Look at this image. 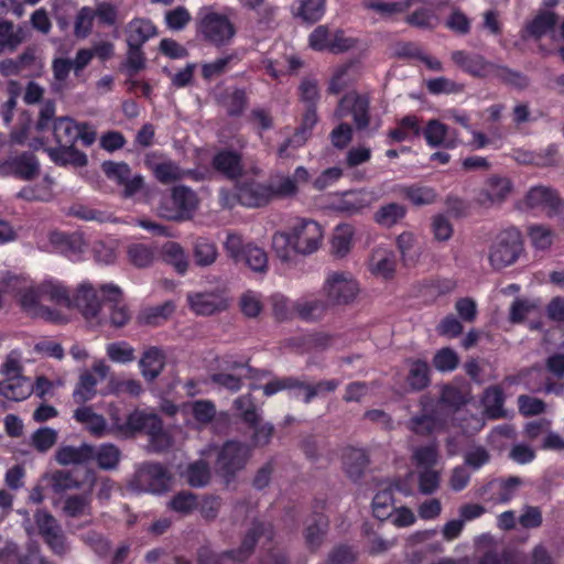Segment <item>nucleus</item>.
I'll return each mask as SVG.
<instances>
[{"mask_svg": "<svg viewBox=\"0 0 564 564\" xmlns=\"http://www.w3.org/2000/svg\"><path fill=\"white\" fill-rule=\"evenodd\" d=\"M7 284L15 292L21 308L33 317L59 322V315L47 308L45 301L72 307V295L59 280L47 278L36 285L28 275L8 276Z\"/></svg>", "mask_w": 564, "mask_h": 564, "instance_id": "obj_1", "label": "nucleus"}, {"mask_svg": "<svg viewBox=\"0 0 564 564\" xmlns=\"http://www.w3.org/2000/svg\"><path fill=\"white\" fill-rule=\"evenodd\" d=\"M322 226L312 219H299L289 231H276L272 236V249L276 257L286 262L294 253L308 256L316 252L323 241Z\"/></svg>", "mask_w": 564, "mask_h": 564, "instance_id": "obj_2", "label": "nucleus"}, {"mask_svg": "<svg viewBox=\"0 0 564 564\" xmlns=\"http://www.w3.org/2000/svg\"><path fill=\"white\" fill-rule=\"evenodd\" d=\"M121 296V289L113 283L96 286L84 281L72 294V307H76L90 325L101 326L106 322L104 308L107 302H117Z\"/></svg>", "mask_w": 564, "mask_h": 564, "instance_id": "obj_3", "label": "nucleus"}, {"mask_svg": "<svg viewBox=\"0 0 564 564\" xmlns=\"http://www.w3.org/2000/svg\"><path fill=\"white\" fill-rule=\"evenodd\" d=\"M463 402V397L454 387H446L437 402L423 398L421 402L423 413L410 420L409 429L417 434L432 433L444 425L443 408L445 405L456 406Z\"/></svg>", "mask_w": 564, "mask_h": 564, "instance_id": "obj_4", "label": "nucleus"}, {"mask_svg": "<svg viewBox=\"0 0 564 564\" xmlns=\"http://www.w3.org/2000/svg\"><path fill=\"white\" fill-rule=\"evenodd\" d=\"M121 427V434L129 435L134 432L143 431L150 436L151 447L156 451H165L172 445L170 434L163 430L160 417L151 412L133 411L124 421Z\"/></svg>", "mask_w": 564, "mask_h": 564, "instance_id": "obj_5", "label": "nucleus"}, {"mask_svg": "<svg viewBox=\"0 0 564 564\" xmlns=\"http://www.w3.org/2000/svg\"><path fill=\"white\" fill-rule=\"evenodd\" d=\"M359 291V283L352 273L330 271L323 282L321 295L330 306H344L351 304L357 299Z\"/></svg>", "mask_w": 564, "mask_h": 564, "instance_id": "obj_6", "label": "nucleus"}, {"mask_svg": "<svg viewBox=\"0 0 564 564\" xmlns=\"http://www.w3.org/2000/svg\"><path fill=\"white\" fill-rule=\"evenodd\" d=\"M452 61L465 73L475 77H497L517 85H520L522 80L520 75L513 74L507 68L495 65L476 53L455 51L452 53Z\"/></svg>", "mask_w": 564, "mask_h": 564, "instance_id": "obj_7", "label": "nucleus"}, {"mask_svg": "<svg viewBox=\"0 0 564 564\" xmlns=\"http://www.w3.org/2000/svg\"><path fill=\"white\" fill-rule=\"evenodd\" d=\"M197 33L216 46L228 44L236 34L230 19L209 8L202 9L198 15Z\"/></svg>", "mask_w": 564, "mask_h": 564, "instance_id": "obj_8", "label": "nucleus"}, {"mask_svg": "<svg viewBox=\"0 0 564 564\" xmlns=\"http://www.w3.org/2000/svg\"><path fill=\"white\" fill-rule=\"evenodd\" d=\"M521 232L516 228L500 231L489 249V262L496 270L513 264L522 252Z\"/></svg>", "mask_w": 564, "mask_h": 564, "instance_id": "obj_9", "label": "nucleus"}, {"mask_svg": "<svg viewBox=\"0 0 564 564\" xmlns=\"http://www.w3.org/2000/svg\"><path fill=\"white\" fill-rule=\"evenodd\" d=\"M55 116V105L51 101L45 102L41 110L40 117L34 127L31 126L30 117H26V124L20 131L11 133V140L18 144H25L34 150L43 149L46 142L41 134L50 128V123Z\"/></svg>", "mask_w": 564, "mask_h": 564, "instance_id": "obj_10", "label": "nucleus"}, {"mask_svg": "<svg viewBox=\"0 0 564 564\" xmlns=\"http://www.w3.org/2000/svg\"><path fill=\"white\" fill-rule=\"evenodd\" d=\"M109 371L110 367L104 359L95 360L91 369L83 370L73 391L74 401L84 404L93 400L97 394V384L107 378Z\"/></svg>", "mask_w": 564, "mask_h": 564, "instance_id": "obj_11", "label": "nucleus"}, {"mask_svg": "<svg viewBox=\"0 0 564 564\" xmlns=\"http://www.w3.org/2000/svg\"><path fill=\"white\" fill-rule=\"evenodd\" d=\"M250 455V447L239 442L229 441L218 451L217 471L228 479L246 466Z\"/></svg>", "mask_w": 564, "mask_h": 564, "instance_id": "obj_12", "label": "nucleus"}, {"mask_svg": "<svg viewBox=\"0 0 564 564\" xmlns=\"http://www.w3.org/2000/svg\"><path fill=\"white\" fill-rule=\"evenodd\" d=\"M53 134L58 144L74 145L80 140L85 145H90L96 140V132L87 124L76 122L69 117H61L53 122Z\"/></svg>", "mask_w": 564, "mask_h": 564, "instance_id": "obj_13", "label": "nucleus"}, {"mask_svg": "<svg viewBox=\"0 0 564 564\" xmlns=\"http://www.w3.org/2000/svg\"><path fill=\"white\" fill-rule=\"evenodd\" d=\"M172 207L165 204L159 208V214L166 219H186L192 216L197 208L196 194L184 186L175 187L170 199Z\"/></svg>", "mask_w": 564, "mask_h": 564, "instance_id": "obj_14", "label": "nucleus"}, {"mask_svg": "<svg viewBox=\"0 0 564 564\" xmlns=\"http://www.w3.org/2000/svg\"><path fill=\"white\" fill-rule=\"evenodd\" d=\"M170 476L160 464H145L135 473L134 487L138 490L161 494L170 486Z\"/></svg>", "mask_w": 564, "mask_h": 564, "instance_id": "obj_15", "label": "nucleus"}, {"mask_svg": "<svg viewBox=\"0 0 564 564\" xmlns=\"http://www.w3.org/2000/svg\"><path fill=\"white\" fill-rule=\"evenodd\" d=\"M102 171L106 176L123 187L126 197H130L138 193L143 186L141 175H131L130 167L122 162H104Z\"/></svg>", "mask_w": 564, "mask_h": 564, "instance_id": "obj_16", "label": "nucleus"}, {"mask_svg": "<svg viewBox=\"0 0 564 564\" xmlns=\"http://www.w3.org/2000/svg\"><path fill=\"white\" fill-rule=\"evenodd\" d=\"M368 109L369 99L366 96H360L355 93H350L340 99L334 112V116L337 119H341L346 117L348 113H351L357 127L365 128L369 122Z\"/></svg>", "mask_w": 564, "mask_h": 564, "instance_id": "obj_17", "label": "nucleus"}, {"mask_svg": "<svg viewBox=\"0 0 564 564\" xmlns=\"http://www.w3.org/2000/svg\"><path fill=\"white\" fill-rule=\"evenodd\" d=\"M524 206L529 209L555 215L561 206V199L555 191L545 186L532 187L524 198Z\"/></svg>", "mask_w": 564, "mask_h": 564, "instance_id": "obj_18", "label": "nucleus"}, {"mask_svg": "<svg viewBox=\"0 0 564 564\" xmlns=\"http://www.w3.org/2000/svg\"><path fill=\"white\" fill-rule=\"evenodd\" d=\"M512 189V182L508 177L492 175L486 181L477 199L482 206L501 204L510 196Z\"/></svg>", "mask_w": 564, "mask_h": 564, "instance_id": "obj_19", "label": "nucleus"}, {"mask_svg": "<svg viewBox=\"0 0 564 564\" xmlns=\"http://www.w3.org/2000/svg\"><path fill=\"white\" fill-rule=\"evenodd\" d=\"M189 308L196 315H213L225 311L228 302L221 293L217 292H192L187 294Z\"/></svg>", "mask_w": 564, "mask_h": 564, "instance_id": "obj_20", "label": "nucleus"}, {"mask_svg": "<svg viewBox=\"0 0 564 564\" xmlns=\"http://www.w3.org/2000/svg\"><path fill=\"white\" fill-rule=\"evenodd\" d=\"M367 267L369 272L376 278L391 280L397 268L394 252L382 246L375 248L370 253Z\"/></svg>", "mask_w": 564, "mask_h": 564, "instance_id": "obj_21", "label": "nucleus"}, {"mask_svg": "<svg viewBox=\"0 0 564 564\" xmlns=\"http://www.w3.org/2000/svg\"><path fill=\"white\" fill-rule=\"evenodd\" d=\"M39 173V163L34 155L23 153L11 156L0 163V176H17L22 180H30Z\"/></svg>", "mask_w": 564, "mask_h": 564, "instance_id": "obj_22", "label": "nucleus"}, {"mask_svg": "<svg viewBox=\"0 0 564 564\" xmlns=\"http://www.w3.org/2000/svg\"><path fill=\"white\" fill-rule=\"evenodd\" d=\"M377 200V195L372 191H350L344 193L335 203V209L347 215L360 213L370 207Z\"/></svg>", "mask_w": 564, "mask_h": 564, "instance_id": "obj_23", "label": "nucleus"}, {"mask_svg": "<svg viewBox=\"0 0 564 564\" xmlns=\"http://www.w3.org/2000/svg\"><path fill=\"white\" fill-rule=\"evenodd\" d=\"M310 174L303 166H299L293 176L276 175L271 178L269 188L273 197H288L295 195L301 184L307 183Z\"/></svg>", "mask_w": 564, "mask_h": 564, "instance_id": "obj_24", "label": "nucleus"}, {"mask_svg": "<svg viewBox=\"0 0 564 564\" xmlns=\"http://www.w3.org/2000/svg\"><path fill=\"white\" fill-rule=\"evenodd\" d=\"M35 521L53 552L63 554L66 551L65 539L54 518L45 511H37Z\"/></svg>", "mask_w": 564, "mask_h": 564, "instance_id": "obj_25", "label": "nucleus"}, {"mask_svg": "<svg viewBox=\"0 0 564 564\" xmlns=\"http://www.w3.org/2000/svg\"><path fill=\"white\" fill-rule=\"evenodd\" d=\"M239 203L247 207H260L272 199V192L269 184L257 182H245L238 186Z\"/></svg>", "mask_w": 564, "mask_h": 564, "instance_id": "obj_26", "label": "nucleus"}, {"mask_svg": "<svg viewBox=\"0 0 564 564\" xmlns=\"http://www.w3.org/2000/svg\"><path fill=\"white\" fill-rule=\"evenodd\" d=\"M329 306L324 296L308 294L294 302V312L304 321H319L326 315Z\"/></svg>", "mask_w": 564, "mask_h": 564, "instance_id": "obj_27", "label": "nucleus"}, {"mask_svg": "<svg viewBox=\"0 0 564 564\" xmlns=\"http://www.w3.org/2000/svg\"><path fill=\"white\" fill-rule=\"evenodd\" d=\"M147 165L155 178L163 184L177 182L192 174L191 171L183 170L175 162L165 159L156 162L151 156H148Z\"/></svg>", "mask_w": 564, "mask_h": 564, "instance_id": "obj_28", "label": "nucleus"}, {"mask_svg": "<svg viewBox=\"0 0 564 564\" xmlns=\"http://www.w3.org/2000/svg\"><path fill=\"white\" fill-rule=\"evenodd\" d=\"M424 137L430 147H444L453 149L458 144L456 135L438 120H431L425 129Z\"/></svg>", "mask_w": 564, "mask_h": 564, "instance_id": "obj_29", "label": "nucleus"}, {"mask_svg": "<svg viewBox=\"0 0 564 564\" xmlns=\"http://www.w3.org/2000/svg\"><path fill=\"white\" fill-rule=\"evenodd\" d=\"M33 392V383L26 377H9L0 382V394L11 401H22Z\"/></svg>", "mask_w": 564, "mask_h": 564, "instance_id": "obj_30", "label": "nucleus"}, {"mask_svg": "<svg viewBox=\"0 0 564 564\" xmlns=\"http://www.w3.org/2000/svg\"><path fill=\"white\" fill-rule=\"evenodd\" d=\"M94 446L82 444L80 446L64 445L55 453V459L59 465H76L91 460Z\"/></svg>", "mask_w": 564, "mask_h": 564, "instance_id": "obj_31", "label": "nucleus"}, {"mask_svg": "<svg viewBox=\"0 0 564 564\" xmlns=\"http://www.w3.org/2000/svg\"><path fill=\"white\" fill-rule=\"evenodd\" d=\"M164 365L165 355L156 347L147 349L139 361L141 373L149 381L154 380L161 373Z\"/></svg>", "mask_w": 564, "mask_h": 564, "instance_id": "obj_32", "label": "nucleus"}, {"mask_svg": "<svg viewBox=\"0 0 564 564\" xmlns=\"http://www.w3.org/2000/svg\"><path fill=\"white\" fill-rule=\"evenodd\" d=\"M127 42L131 48H140L141 45L156 34V29L150 20L134 19L127 26Z\"/></svg>", "mask_w": 564, "mask_h": 564, "instance_id": "obj_33", "label": "nucleus"}, {"mask_svg": "<svg viewBox=\"0 0 564 564\" xmlns=\"http://www.w3.org/2000/svg\"><path fill=\"white\" fill-rule=\"evenodd\" d=\"M557 17L553 11L541 10L527 23L524 32L534 39H540L553 32Z\"/></svg>", "mask_w": 564, "mask_h": 564, "instance_id": "obj_34", "label": "nucleus"}, {"mask_svg": "<svg viewBox=\"0 0 564 564\" xmlns=\"http://www.w3.org/2000/svg\"><path fill=\"white\" fill-rule=\"evenodd\" d=\"M74 419L83 424L93 435L104 436L109 433L108 424L102 415L97 414L90 406H80L74 412Z\"/></svg>", "mask_w": 564, "mask_h": 564, "instance_id": "obj_35", "label": "nucleus"}, {"mask_svg": "<svg viewBox=\"0 0 564 564\" xmlns=\"http://www.w3.org/2000/svg\"><path fill=\"white\" fill-rule=\"evenodd\" d=\"M45 150L51 160L58 165L84 166L87 164L86 154L73 145L61 144L58 148H46Z\"/></svg>", "mask_w": 564, "mask_h": 564, "instance_id": "obj_36", "label": "nucleus"}, {"mask_svg": "<svg viewBox=\"0 0 564 564\" xmlns=\"http://www.w3.org/2000/svg\"><path fill=\"white\" fill-rule=\"evenodd\" d=\"M48 239L52 251L64 252L73 260L79 258L83 245L80 237H69L63 232L53 231L50 234Z\"/></svg>", "mask_w": 564, "mask_h": 564, "instance_id": "obj_37", "label": "nucleus"}, {"mask_svg": "<svg viewBox=\"0 0 564 564\" xmlns=\"http://www.w3.org/2000/svg\"><path fill=\"white\" fill-rule=\"evenodd\" d=\"M397 248L405 267H413L421 257V247L412 232H402L397 237Z\"/></svg>", "mask_w": 564, "mask_h": 564, "instance_id": "obj_38", "label": "nucleus"}, {"mask_svg": "<svg viewBox=\"0 0 564 564\" xmlns=\"http://www.w3.org/2000/svg\"><path fill=\"white\" fill-rule=\"evenodd\" d=\"M94 480V475L91 473L86 474L84 481H79L75 474L69 471L58 470L52 475V486L56 491L80 488L82 486H86L90 491Z\"/></svg>", "mask_w": 564, "mask_h": 564, "instance_id": "obj_39", "label": "nucleus"}, {"mask_svg": "<svg viewBox=\"0 0 564 564\" xmlns=\"http://www.w3.org/2000/svg\"><path fill=\"white\" fill-rule=\"evenodd\" d=\"M541 314V305L534 300L518 299L510 307V321L512 323H522L530 318H540Z\"/></svg>", "mask_w": 564, "mask_h": 564, "instance_id": "obj_40", "label": "nucleus"}, {"mask_svg": "<svg viewBox=\"0 0 564 564\" xmlns=\"http://www.w3.org/2000/svg\"><path fill=\"white\" fill-rule=\"evenodd\" d=\"M127 258L137 268H148L154 262L155 248L143 242H132L127 247Z\"/></svg>", "mask_w": 564, "mask_h": 564, "instance_id": "obj_41", "label": "nucleus"}, {"mask_svg": "<svg viewBox=\"0 0 564 564\" xmlns=\"http://www.w3.org/2000/svg\"><path fill=\"white\" fill-rule=\"evenodd\" d=\"M293 13L305 22L314 23L325 13V0H299L293 6Z\"/></svg>", "mask_w": 564, "mask_h": 564, "instance_id": "obj_42", "label": "nucleus"}, {"mask_svg": "<svg viewBox=\"0 0 564 564\" xmlns=\"http://www.w3.org/2000/svg\"><path fill=\"white\" fill-rule=\"evenodd\" d=\"M25 37L24 30L9 21H0V53L13 51Z\"/></svg>", "mask_w": 564, "mask_h": 564, "instance_id": "obj_43", "label": "nucleus"}, {"mask_svg": "<svg viewBox=\"0 0 564 564\" xmlns=\"http://www.w3.org/2000/svg\"><path fill=\"white\" fill-rule=\"evenodd\" d=\"M163 260L171 264L180 274H184L188 268V259L184 249L174 241H169L162 247Z\"/></svg>", "mask_w": 564, "mask_h": 564, "instance_id": "obj_44", "label": "nucleus"}, {"mask_svg": "<svg viewBox=\"0 0 564 564\" xmlns=\"http://www.w3.org/2000/svg\"><path fill=\"white\" fill-rule=\"evenodd\" d=\"M214 166L230 178L237 177L241 173L240 155L232 151L219 152L214 159Z\"/></svg>", "mask_w": 564, "mask_h": 564, "instance_id": "obj_45", "label": "nucleus"}, {"mask_svg": "<svg viewBox=\"0 0 564 564\" xmlns=\"http://www.w3.org/2000/svg\"><path fill=\"white\" fill-rule=\"evenodd\" d=\"M354 228L348 224L338 225L333 234L332 250L338 257L346 256L352 245Z\"/></svg>", "mask_w": 564, "mask_h": 564, "instance_id": "obj_46", "label": "nucleus"}, {"mask_svg": "<svg viewBox=\"0 0 564 564\" xmlns=\"http://www.w3.org/2000/svg\"><path fill=\"white\" fill-rule=\"evenodd\" d=\"M182 412L187 415L192 414L194 420L199 424L204 425L209 423L215 414V405L207 400H199L193 403H186L182 406Z\"/></svg>", "mask_w": 564, "mask_h": 564, "instance_id": "obj_47", "label": "nucleus"}, {"mask_svg": "<svg viewBox=\"0 0 564 564\" xmlns=\"http://www.w3.org/2000/svg\"><path fill=\"white\" fill-rule=\"evenodd\" d=\"M394 501L392 497V487L389 486L379 490L372 500L373 516L379 520L389 519L394 510Z\"/></svg>", "mask_w": 564, "mask_h": 564, "instance_id": "obj_48", "label": "nucleus"}, {"mask_svg": "<svg viewBox=\"0 0 564 564\" xmlns=\"http://www.w3.org/2000/svg\"><path fill=\"white\" fill-rule=\"evenodd\" d=\"M317 123V113L315 109H308L302 120L301 127L297 129V131L294 133L292 139L289 140V142L280 148V155L282 156L289 147V144H294L296 147L302 145L307 140L312 129Z\"/></svg>", "mask_w": 564, "mask_h": 564, "instance_id": "obj_49", "label": "nucleus"}, {"mask_svg": "<svg viewBox=\"0 0 564 564\" xmlns=\"http://www.w3.org/2000/svg\"><path fill=\"white\" fill-rule=\"evenodd\" d=\"M91 460H96L102 469H112L120 460V451L112 444H102L99 447H94Z\"/></svg>", "mask_w": 564, "mask_h": 564, "instance_id": "obj_50", "label": "nucleus"}, {"mask_svg": "<svg viewBox=\"0 0 564 564\" xmlns=\"http://www.w3.org/2000/svg\"><path fill=\"white\" fill-rule=\"evenodd\" d=\"M240 262L245 263L254 272H264L268 269V256L265 251L252 243H247Z\"/></svg>", "mask_w": 564, "mask_h": 564, "instance_id": "obj_51", "label": "nucleus"}, {"mask_svg": "<svg viewBox=\"0 0 564 564\" xmlns=\"http://www.w3.org/2000/svg\"><path fill=\"white\" fill-rule=\"evenodd\" d=\"M338 384L339 382L334 379L321 381L315 386L303 384L300 382L299 391L295 392V397L303 402L308 403L314 397L334 391Z\"/></svg>", "mask_w": 564, "mask_h": 564, "instance_id": "obj_52", "label": "nucleus"}, {"mask_svg": "<svg viewBox=\"0 0 564 564\" xmlns=\"http://www.w3.org/2000/svg\"><path fill=\"white\" fill-rule=\"evenodd\" d=\"M485 412L489 417L497 419L503 415V393L499 387L488 388L482 397Z\"/></svg>", "mask_w": 564, "mask_h": 564, "instance_id": "obj_53", "label": "nucleus"}, {"mask_svg": "<svg viewBox=\"0 0 564 564\" xmlns=\"http://www.w3.org/2000/svg\"><path fill=\"white\" fill-rule=\"evenodd\" d=\"M405 216V208L397 203H390L380 207L375 214L377 224L391 227Z\"/></svg>", "mask_w": 564, "mask_h": 564, "instance_id": "obj_54", "label": "nucleus"}, {"mask_svg": "<svg viewBox=\"0 0 564 564\" xmlns=\"http://www.w3.org/2000/svg\"><path fill=\"white\" fill-rule=\"evenodd\" d=\"M238 375L217 373L213 376V381L217 384L230 390L238 391L241 387V378L251 376L252 373H259V371L251 370L245 365L237 366Z\"/></svg>", "mask_w": 564, "mask_h": 564, "instance_id": "obj_55", "label": "nucleus"}, {"mask_svg": "<svg viewBox=\"0 0 564 564\" xmlns=\"http://www.w3.org/2000/svg\"><path fill=\"white\" fill-rule=\"evenodd\" d=\"M194 258L196 263L200 267L214 263L217 258L215 243L206 238H198L194 245Z\"/></svg>", "mask_w": 564, "mask_h": 564, "instance_id": "obj_56", "label": "nucleus"}, {"mask_svg": "<svg viewBox=\"0 0 564 564\" xmlns=\"http://www.w3.org/2000/svg\"><path fill=\"white\" fill-rule=\"evenodd\" d=\"M19 196L28 200H48L53 197V180L46 176L36 186L22 188Z\"/></svg>", "mask_w": 564, "mask_h": 564, "instance_id": "obj_57", "label": "nucleus"}, {"mask_svg": "<svg viewBox=\"0 0 564 564\" xmlns=\"http://www.w3.org/2000/svg\"><path fill=\"white\" fill-rule=\"evenodd\" d=\"M107 357L115 364H129L134 360V349L126 341L110 343L106 346Z\"/></svg>", "mask_w": 564, "mask_h": 564, "instance_id": "obj_58", "label": "nucleus"}, {"mask_svg": "<svg viewBox=\"0 0 564 564\" xmlns=\"http://www.w3.org/2000/svg\"><path fill=\"white\" fill-rule=\"evenodd\" d=\"M530 242L535 249H549L554 241V232L546 226L532 225L528 228Z\"/></svg>", "mask_w": 564, "mask_h": 564, "instance_id": "obj_59", "label": "nucleus"}, {"mask_svg": "<svg viewBox=\"0 0 564 564\" xmlns=\"http://www.w3.org/2000/svg\"><path fill=\"white\" fill-rule=\"evenodd\" d=\"M420 134L419 121L415 117L408 116L401 120L399 126L390 132V138L394 141L411 140Z\"/></svg>", "mask_w": 564, "mask_h": 564, "instance_id": "obj_60", "label": "nucleus"}, {"mask_svg": "<svg viewBox=\"0 0 564 564\" xmlns=\"http://www.w3.org/2000/svg\"><path fill=\"white\" fill-rule=\"evenodd\" d=\"M239 306L247 317H257L263 310V301L260 293L246 291L241 294Z\"/></svg>", "mask_w": 564, "mask_h": 564, "instance_id": "obj_61", "label": "nucleus"}, {"mask_svg": "<svg viewBox=\"0 0 564 564\" xmlns=\"http://www.w3.org/2000/svg\"><path fill=\"white\" fill-rule=\"evenodd\" d=\"M185 477L192 487H203L209 481L210 470L206 463L198 460L187 467Z\"/></svg>", "mask_w": 564, "mask_h": 564, "instance_id": "obj_62", "label": "nucleus"}, {"mask_svg": "<svg viewBox=\"0 0 564 564\" xmlns=\"http://www.w3.org/2000/svg\"><path fill=\"white\" fill-rule=\"evenodd\" d=\"M438 459L437 446L430 444L414 449L413 460L420 469L432 468Z\"/></svg>", "mask_w": 564, "mask_h": 564, "instance_id": "obj_63", "label": "nucleus"}, {"mask_svg": "<svg viewBox=\"0 0 564 564\" xmlns=\"http://www.w3.org/2000/svg\"><path fill=\"white\" fill-rule=\"evenodd\" d=\"M355 76L351 74L350 65H343L335 69L328 85V91L330 94H339L343 91L352 80Z\"/></svg>", "mask_w": 564, "mask_h": 564, "instance_id": "obj_64", "label": "nucleus"}]
</instances>
